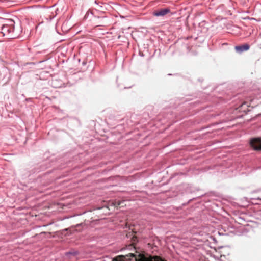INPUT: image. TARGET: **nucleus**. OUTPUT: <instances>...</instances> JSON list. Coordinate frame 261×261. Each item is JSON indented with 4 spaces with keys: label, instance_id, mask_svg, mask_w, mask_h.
Instances as JSON below:
<instances>
[{
    "label": "nucleus",
    "instance_id": "f257e3e1",
    "mask_svg": "<svg viewBox=\"0 0 261 261\" xmlns=\"http://www.w3.org/2000/svg\"><path fill=\"white\" fill-rule=\"evenodd\" d=\"M22 32V29L20 24L15 27V22L12 20H8L2 27V33L4 36L7 35L10 38L17 37Z\"/></svg>",
    "mask_w": 261,
    "mask_h": 261
},
{
    "label": "nucleus",
    "instance_id": "39448f33",
    "mask_svg": "<svg viewBox=\"0 0 261 261\" xmlns=\"http://www.w3.org/2000/svg\"><path fill=\"white\" fill-rule=\"evenodd\" d=\"M249 48V45L247 44H245L240 46H236L235 47V49L237 52L239 53H241L244 51H246L248 50Z\"/></svg>",
    "mask_w": 261,
    "mask_h": 261
},
{
    "label": "nucleus",
    "instance_id": "f03ea898",
    "mask_svg": "<svg viewBox=\"0 0 261 261\" xmlns=\"http://www.w3.org/2000/svg\"><path fill=\"white\" fill-rule=\"evenodd\" d=\"M129 256L134 258V261H163L161 258L155 256L150 259H148L142 254H139L138 256L133 253H130Z\"/></svg>",
    "mask_w": 261,
    "mask_h": 261
},
{
    "label": "nucleus",
    "instance_id": "7ed1b4c3",
    "mask_svg": "<svg viewBox=\"0 0 261 261\" xmlns=\"http://www.w3.org/2000/svg\"><path fill=\"white\" fill-rule=\"evenodd\" d=\"M250 144L254 150H261V138L252 139L250 141Z\"/></svg>",
    "mask_w": 261,
    "mask_h": 261
},
{
    "label": "nucleus",
    "instance_id": "20e7f679",
    "mask_svg": "<svg viewBox=\"0 0 261 261\" xmlns=\"http://www.w3.org/2000/svg\"><path fill=\"white\" fill-rule=\"evenodd\" d=\"M170 11L168 8L161 9L157 11H154L153 14V15L156 17L164 16Z\"/></svg>",
    "mask_w": 261,
    "mask_h": 261
}]
</instances>
